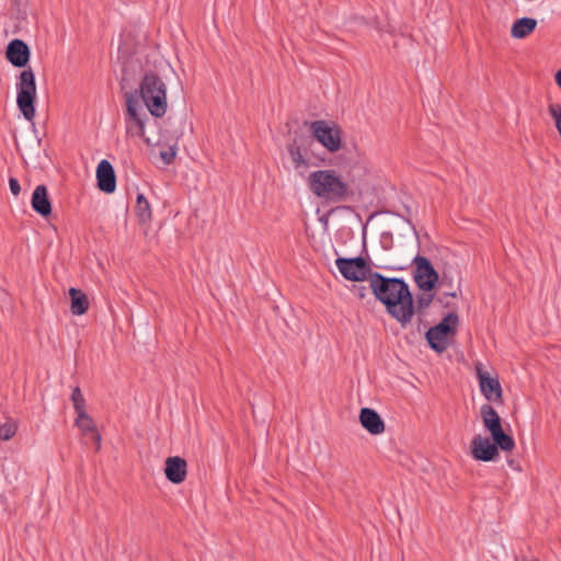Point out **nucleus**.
<instances>
[{
    "instance_id": "f257e3e1",
    "label": "nucleus",
    "mask_w": 561,
    "mask_h": 561,
    "mask_svg": "<svg viewBox=\"0 0 561 561\" xmlns=\"http://www.w3.org/2000/svg\"><path fill=\"white\" fill-rule=\"evenodd\" d=\"M369 286L375 297L386 306L388 313L405 328L414 314L409 285L401 278H388L374 273L370 275Z\"/></svg>"
},
{
    "instance_id": "f03ea898",
    "label": "nucleus",
    "mask_w": 561,
    "mask_h": 561,
    "mask_svg": "<svg viewBox=\"0 0 561 561\" xmlns=\"http://www.w3.org/2000/svg\"><path fill=\"white\" fill-rule=\"evenodd\" d=\"M308 186L317 197L330 203L343 202L350 193L348 184L334 170L311 172Z\"/></svg>"
},
{
    "instance_id": "7ed1b4c3",
    "label": "nucleus",
    "mask_w": 561,
    "mask_h": 561,
    "mask_svg": "<svg viewBox=\"0 0 561 561\" xmlns=\"http://www.w3.org/2000/svg\"><path fill=\"white\" fill-rule=\"evenodd\" d=\"M139 93L150 115L159 118L167 113V85L156 72H145L139 84Z\"/></svg>"
},
{
    "instance_id": "20e7f679",
    "label": "nucleus",
    "mask_w": 561,
    "mask_h": 561,
    "mask_svg": "<svg viewBox=\"0 0 561 561\" xmlns=\"http://www.w3.org/2000/svg\"><path fill=\"white\" fill-rule=\"evenodd\" d=\"M36 94L35 75L31 68L24 69L16 81V104L23 117L28 122L35 117Z\"/></svg>"
},
{
    "instance_id": "39448f33",
    "label": "nucleus",
    "mask_w": 561,
    "mask_h": 561,
    "mask_svg": "<svg viewBox=\"0 0 561 561\" xmlns=\"http://www.w3.org/2000/svg\"><path fill=\"white\" fill-rule=\"evenodd\" d=\"M126 111H125V129L126 134L130 137H139L149 144L146 137V123L148 122L147 111L144 108L141 102L135 93H126Z\"/></svg>"
},
{
    "instance_id": "423d86ee",
    "label": "nucleus",
    "mask_w": 561,
    "mask_h": 561,
    "mask_svg": "<svg viewBox=\"0 0 561 561\" xmlns=\"http://www.w3.org/2000/svg\"><path fill=\"white\" fill-rule=\"evenodd\" d=\"M313 138L329 152H337L342 147V129L332 122L324 119L313 121L309 125Z\"/></svg>"
},
{
    "instance_id": "0eeeda50",
    "label": "nucleus",
    "mask_w": 561,
    "mask_h": 561,
    "mask_svg": "<svg viewBox=\"0 0 561 561\" xmlns=\"http://www.w3.org/2000/svg\"><path fill=\"white\" fill-rule=\"evenodd\" d=\"M459 318L456 313L449 312L446 314L438 324L426 332L430 346L438 353L446 351L448 340L455 334Z\"/></svg>"
},
{
    "instance_id": "6e6552de",
    "label": "nucleus",
    "mask_w": 561,
    "mask_h": 561,
    "mask_svg": "<svg viewBox=\"0 0 561 561\" xmlns=\"http://www.w3.org/2000/svg\"><path fill=\"white\" fill-rule=\"evenodd\" d=\"M335 266L345 279L352 282L369 280L370 275L374 274L366 260L360 256L350 259L337 257Z\"/></svg>"
},
{
    "instance_id": "1a4fd4ad",
    "label": "nucleus",
    "mask_w": 561,
    "mask_h": 561,
    "mask_svg": "<svg viewBox=\"0 0 561 561\" xmlns=\"http://www.w3.org/2000/svg\"><path fill=\"white\" fill-rule=\"evenodd\" d=\"M413 264L415 266L414 280L416 285L422 290L431 291L439 278L438 273L425 256L416 255L413 259Z\"/></svg>"
},
{
    "instance_id": "9d476101",
    "label": "nucleus",
    "mask_w": 561,
    "mask_h": 561,
    "mask_svg": "<svg viewBox=\"0 0 561 561\" xmlns=\"http://www.w3.org/2000/svg\"><path fill=\"white\" fill-rule=\"evenodd\" d=\"M477 375L482 394L488 401L502 402V387L497 378L477 366Z\"/></svg>"
},
{
    "instance_id": "9b49d317",
    "label": "nucleus",
    "mask_w": 561,
    "mask_h": 561,
    "mask_svg": "<svg viewBox=\"0 0 561 561\" xmlns=\"http://www.w3.org/2000/svg\"><path fill=\"white\" fill-rule=\"evenodd\" d=\"M471 454L477 460L491 461L499 456V449L489 438L477 435L471 440Z\"/></svg>"
},
{
    "instance_id": "f8f14e48",
    "label": "nucleus",
    "mask_w": 561,
    "mask_h": 561,
    "mask_svg": "<svg viewBox=\"0 0 561 561\" xmlns=\"http://www.w3.org/2000/svg\"><path fill=\"white\" fill-rule=\"evenodd\" d=\"M7 59L18 68H23L30 60V48L22 39H12L5 50Z\"/></svg>"
},
{
    "instance_id": "ddd939ff",
    "label": "nucleus",
    "mask_w": 561,
    "mask_h": 561,
    "mask_svg": "<svg viewBox=\"0 0 561 561\" xmlns=\"http://www.w3.org/2000/svg\"><path fill=\"white\" fill-rule=\"evenodd\" d=\"M164 474L170 482L174 484L182 483L187 476L186 460L179 456L168 457L165 459Z\"/></svg>"
},
{
    "instance_id": "4468645a",
    "label": "nucleus",
    "mask_w": 561,
    "mask_h": 561,
    "mask_svg": "<svg viewBox=\"0 0 561 561\" xmlns=\"http://www.w3.org/2000/svg\"><path fill=\"white\" fill-rule=\"evenodd\" d=\"M98 186L102 192L113 193L116 188V178L113 165L102 160L96 168Z\"/></svg>"
},
{
    "instance_id": "2eb2a0df",
    "label": "nucleus",
    "mask_w": 561,
    "mask_h": 561,
    "mask_svg": "<svg viewBox=\"0 0 561 561\" xmlns=\"http://www.w3.org/2000/svg\"><path fill=\"white\" fill-rule=\"evenodd\" d=\"M362 426L371 435H380L385 432V422L381 416L370 408H363L359 412Z\"/></svg>"
},
{
    "instance_id": "dca6fc26",
    "label": "nucleus",
    "mask_w": 561,
    "mask_h": 561,
    "mask_svg": "<svg viewBox=\"0 0 561 561\" xmlns=\"http://www.w3.org/2000/svg\"><path fill=\"white\" fill-rule=\"evenodd\" d=\"M31 205L34 211L43 217H47L51 214V204L45 185H37L35 187L32 194Z\"/></svg>"
},
{
    "instance_id": "f3484780",
    "label": "nucleus",
    "mask_w": 561,
    "mask_h": 561,
    "mask_svg": "<svg viewBox=\"0 0 561 561\" xmlns=\"http://www.w3.org/2000/svg\"><path fill=\"white\" fill-rule=\"evenodd\" d=\"M75 424L84 436L90 437L95 443V450H100L101 435L96 432L95 424L88 413L77 414Z\"/></svg>"
},
{
    "instance_id": "a211bd4d",
    "label": "nucleus",
    "mask_w": 561,
    "mask_h": 561,
    "mask_svg": "<svg viewBox=\"0 0 561 561\" xmlns=\"http://www.w3.org/2000/svg\"><path fill=\"white\" fill-rule=\"evenodd\" d=\"M483 426L492 434L502 427V420L499 413L490 404H483L480 409Z\"/></svg>"
},
{
    "instance_id": "6ab92c4d",
    "label": "nucleus",
    "mask_w": 561,
    "mask_h": 561,
    "mask_svg": "<svg viewBox=\"0 0 561 561\" xmlns=\"http://www.w3.org/2000/svg\"><path fill=\"white\" fill-rule=\"evenodd\" d=\"M537 26V20L533 18H522L516 20L511 27V36L522 39L530 35Z\"/></svg>"
},
{
    "instance_id": "aec40b11",
    "label": "nucleus",
    "mask_w": 561,
    "mask_h": 561,
    "mask_svg": "<svg viewBox=\"0 0 561 561\" xmlns=\"http://www.w3.org/2000/svg\"><path fill=\"white\" fill-rule=\"evenodd\" d=\"M69 296L71 299V313L75 316L84 314L89 309V300L87 295L80 289L71 287L69 289Z\"/></svg>"
},
{
    "instance_id": "412c9836",
    "label": "nucleus",
    "mask_w": 561,
    "mask_h": 561,
    "mask_svg": "<svg viewBox=\"0 0 561 561\" xmlns=\"http://www.w3.org/2000/svg\"><path fill=\"white\" fill-rule=\"evenodd\" d=\"M136 216L140 224H148L151 220V207L144 194L139 193L135 206Z\"/></svg>"
},
{
    "instance_id": "4be33fe9",
    "label": "nucleus",
    "mask_w": 561,
    "mask_h": 561,
    "mask_svg": "<svg viewBox=\"0 0 561 561\" xmlns=\"http://www.w3.org/2000/svg\"><path fill=\"white\" fill-rule=\"evenodd\" d=\"M491 437L496 445L497 449L501 448L504 451H512L515 447L514 438L511 435L504 433L503 428L493 432Z\"/></svg>"
},
{
    "instance_id": "5701e85b",
    "label": "nucleus",
    "mask_w": 561,
    "mask_h": 561,
    "mask_svg": "<svg viewBox=\"0 0 561 561\" xmlns=\"http://www.w3.org/2000/svg\"><path fill=\"white\" fill-rule=\"evenodd\" d=\"M288 152L295 169L299 170L308 168V162L304 157L302 148L300 145L297 144V141H295L288 147Z\"/></svg>"
},
{
    "instance_id": "b1692460",
    "label": "nucleus",
    "mask_w": 561,
    "mask_h": 561,
    "mask_svg": "<svg viewBox=\"0 0 561 561\" xmlns=\"http://www.w3.org/2000/svg\"><path fill=\"white\" fill-rule=\"evenodd\" d=\"M71 401L73 403V409L76 414L85 413V399L79 387H76L71 393Z\"/></svg>"
},
{
    "instance_id": "393cba45",
    "label": "nucleus",
    "mask_w": 561,
    "mask_h": 561,
    "mask_svg": "<svg viewBox=\"0 0 561 561\" xmlns=\"http://www.w3.org/2000/svg\"><path fill=\"white\" fill-rule=\"evenodd\" d=\"M16 425L12 422H7L2 425H0V439L1 440H9L11 439L15 433H16Z\"/></svg>"
},
{
    "instance_id": "a878e982",
    "label": "nucleus",
    "mask_w": 561,
    "mask_h": 561,
    "mask_svg": "<svg viewBox=\"0 0 561 561\" xmlns=\"http://www.w3.org/2000/svg\"><path fill=\"white\" fill-rule=\"evenodd\" d=\"M548 112H549L550 116L553 118L554 125L560 126V124H561V105L558 103H551L548 106Z\"/></svg>"
},
{
    "instance_id": "bb28decb",
    "label": "nucleus",
    "mask_w": 561,
    "mask_h": 561,
    "mask_svg": "<svg viewBox=\"0 0 561 561\" xmlns=\"http://www.w3.org/2000/svg\"><path fill=\"white\" fill-rule=\"evenodd\" d=\"M432 301H433L432 294H422V295L417 296L416 307L419 310L426 309L430 307Z\"/></svg>"
},
{
    "instance_id": "cd10ccee",
    "label": "nucleus",
    "mask_w": 561,
    "mask_h": 561,
    "mask_svg": "<svg viewBox=\"0 0 561 561\" xmlns=\"http://www.w3.org/2000/svg\"><path fill=\"white\" fill-rule=\"evenodd\" d=\"M9 186H10V191L11 193L14 195V196H18L21 192V185L18 181V179L15 178H10L9 179Z\"/></svg>"
},
{
    "instance_id": "c85d7f7f",
    "label": "nucleus",
    "mask_w": 561,
    "mask_h": 561,
    "mask_svg": "<svg viewBox=\"0 0 561 561\" xmlns=\"http://www.w3.org/2000/svg\"><path fill=\"white\" fill-rule=\"evenodd\" d=\"M174 156H175V151H174V150H172V149H171V151H170V152H162V153H161V158L163 159V161H164L165 163H170V162H171V160L174 158Z\"/></svg>"
},
{
    "instance_id": "c756f323",
    "label": "nucleus",
    "mask_w": 561,
    "mask_h": 561,
    "mask_svg": "<svg viewBox=\"0 0 561 561\" xmlns=\"http://www.w3.org/2000/svg\"><path fill=\"white\" fill-rule=\"evenodd\" d=\"M554 79H556V83L561 89V69L557 71Z\"/></svg>"
}]
</instances>
